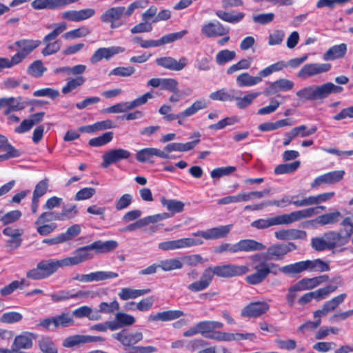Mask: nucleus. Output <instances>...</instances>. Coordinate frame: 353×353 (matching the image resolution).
<instances>
[{"mask_svg": "<svg viewBox=\"0 0 353 353\" xmlns=\"http://www.w3.org/2000/svg\"><path fill=\"white\" fill-rule=\"evenodd\" d=\"M115 319L118 321L121 328L132 325L135 323V319L133 316L124 312H117L115 315Z\"/></svg>", "mask_w": 353, "mask_h": 353, "instance_id": "64", "label": "nucleus"}, {"mask_svg": "<svg viewBox=\"0 0 353 353\" xmlns=\"http://www.w3.org/2000/svg\"><path fill=\"white\" fill-rule=\"evenodd\" d=\"M67 29V25L65 22H61L55 25V28L49 34L45 36L43 42L46 46L42 50L43 56H49L57 53L61 48V42L54 41L57 37Z\"/></svg>", "mask_w": 353, "mask_h": 353, "instance_id": "5", "label": "nucleus"}, {"mask_svg": "<svg viewBox=\"0 0 353 353\" xmlns=\"http://www.w3.org/2000/svg\"><path fill=\"white\" fill-rule=\"evenodd\" d=\"M46 70L47 68L43 62L41 60H36L28 66L27 73L32 77L40 78Z\"/></svg>", "mask_w": 353, "mask_h": 353, "instance_id": "52", "label": "nucleus"}, {"mask_svg": "<svg viewBox=\"0 0 353 353\" xmlns=\"http://www.w3.org/2000/svg\"><path fill=\"white\" fill-rule=\"evenodd\" d=\"M296 249V245L292 243H277L270 246L267 250L269 258L275 261L283 260L285 255Z\"/></svg>", "mask_w": 353, "mask_h": 353, "instance_id": "10", "label": "nucleus"}, {"mask_svg": "<svg viewBox=\"0 0 353 353\" xmlns=\"http://www.w3.org/2000/svg\"><path fill=\"white\" fill-rule=\"evenodd\" d=\"M341 224L343 226H350L351 228L345 230L344 234L341 232H327L330 250L346 245L353 234V216L345 218Z\"/></svg>", "mask_w": 353, "mask_h": 353, "instance_id": "4", "label": "nucleus"}, {"mask_svg": "<svg viewBox=\"0 0 353 353\" xmlns=\"http://www.w3.org/2000/svg\"><path fill=\"white\" fill-rule=\"evenodd\" d=\"M37 336L38 335L34 332H23L14 337L11 348L30 349L33 346V340L36 339Z\"/></svg>", "mask_w": 353, "mask_h": 353, "instance_id": "24", "label": "nucleus"}, {"mask_svg": "<svg viewBox=\"0 0 353 353\" xmlns=\"http://www.w3.org/2000/svg\"><path fill=\"white\" fill-rule=\"evenodd\" d=\"M255 338V334L252 333H228L214 330L210 335L207 336V339H212L218 341H230L250 339L252 340Z\"/></svg>", "mask_w": 353, "mask_h": 353, "instance_id": "13", "label": "nucleus"}, {"mask_svg": "<svg viewBox=\"0 0 353 353\" xmlns=\"http://www.w3.org/2000/svg\"><path fill=\"white\" fill-rule=\"evenodd\" d=\"M23 233L22 230L12 227H6L3 230V234L9 237L6 243V247L8 249V251L17 250L21 245Z\"/></svg>", "mask_w": 353, "mask_h": 353, "instance_id": "14", "label": "nucleus"}, {"mask_svg": "<svg viewBox=\"0 0 353 353\" xmlns=\"http://www.w3.org/2000/svg\"><path fill=\"white\" fill-rule=\"evenodd\" d=\"M269 309V304L265 301L252 302L242 309L241 315L243 317L257 318L267 312Z\"/></svg>", "mask_w": 353, "mask_h": 353, "instance_id": "16", "label": "nucleus"}, {"mask_svg": "<svg viewBox=\"0 0 353 353\" xmlns=\"http://www.w3.org/2000/svg\"><path fill=\"white\" fill-rule=\"evenodd\" d=\"M203 241L199 239L183 238L174 241L161 242L158 245V248L161 250H173L190 248L192 246L202 245Z\"/></svg>", "mask_w": 353, "mask_h": 353, "instance_id": "8", "label": "nucleus"}, {"mask_svg": "<svg viewBox=\"0 0 353 353\" xmlns=\"http://www.w3.org/2000/svg\"><path fill=\"white\" fill-rule=\"evenodd\" d=\"M275 237L279 240L289 241L305 239L307 236L305 231L297 229L281 230L274 232Z\"/></svg>", "mask_w": 353, "mask_h": 353, "instance_id": "30", "label": "nucleus"}, {"mask_svg": "<svg viewBox=\"0 0 353 353\" xmlns=\"http://www.w3.org/2000/svg\"><path fill=\"white\" fill-rule=\"evenodd\" d=\"M223 327V323L214 321H203L196 323V328L199 330V334L207 338L211 332L216 329H221Z\"/></svg>", "mask_w": 353, "mask_h": 353, "instance_id": "34", "label": "nucleus"}, {"mask_svg": "<svg viewBox=\"0 0 353 353\" xmlns=\"http://www.w3.org/2000/svg\"><path fill=\"white\" fill-rule=\"evenodd\" d=\"M236 84L239 87H251L261 82V77H253L248 72L240 74L236 79Z\"/></svg>", "mask_w": 353, "mask_h": 353, "instance_id": "42", "label": "nucleus"}, {"mask_svg": "<svg viewBox=\"0 0 353 353\" xmlns=\"http://www.w3.org/2000/svg\"><path fill=\"white\" fill-rule=\"evenodd\" d=\"M159 268L165 272L179 270L183 268V263L176 258L162 260L159 263Z\"/></svg>", "mask_w": 353, "mask_h": 353, "instance_id": "51", "label": "nucleus"}, {"mask_svg": "<svg viewBox=\"0 0 353 353\" xmlns=\"http://www.w3.org/2000/svg\"><path fill=\"white\" fill-rule=\"evenodd\" d=\"M156 63L170 70L181 71L187 66L188 61L185 57H181L179 60L172 57H164L157 59Z\"/></svg>", "mask_w": 353, "mask_h": 353, "instance_id": "18", "label": "nucleus"}, {"mask_svg": "<svg viewBox=\"0 0 353 353\" xmlns=\"http://www.w3.org/2000/svg\"><path fill=\"white\" fill-rule=\"evenodd\" d=\"M236 57V54L234 50L228 49L219 51L215 57L216 63L219 65H223L228 62L233 61Z\"/></svg>", "mask_w": 353, "mask_h": 353, "instance_id": "53", "label": "nucleus"}, {"mask_svg": "<svg viewBox=\"0 0 353 353\" xmlns=\"http://www.w3.org/2000/svg\"><path fill=\"white\" fill-rule=\"evenodd\" d=\"M347 52V45L341 43L336 45L329 48L327 52L323 54V59L325 61L334 60L342 58L345 56Z\"/></svg>", "mask_w": 353, "mask_h": 353, "instance_id": "35", "label": "nucleus"}, {"mask_svg": "<svg viewBox=\"0 0 353 353\" xmlns=\"http://www.w3.org/2000/svg\"><path fill=\"white\" fill-rule=\"evenodd\" d=\"M21 216L22 213L20 210H12L1 215V222L4 225H7L17 221Z\"/></svg>", "mask_w": 353, "mask_h": 353, "instance_id": "63", "label": "nucleus"}, {"mask_svg": "<svg viewBox=\"0 0 353 353\" xmlns=\"http://www.w3.org/2000/svg\"><path fill=\"white\" fill-rule=\"evenodd\" d=\"M92 246L91 243L80 247L73 252L72 256L64 258L67 267L74 266L92 259L94 257L92 251L94 250Z\"/></svg>", "mask_w": 353, "mask_h": 353, "instance_id": "7", "label": "nucleus"}, {"mask_svg": "<svg viewBox=\"0 0 353 353\" xmlns=\"http://www.w3.org/2000/svg\"><path fill=\"white\" fill-rule=\"evenodd\" d=\"M236 93V89H226L222 88L216 92H213L210 94V98L214 101H234L235 94Z\"/></svg>", "mask_w": 353, "mask_h": 353, "instance_id": "38", "label": "nucleus"}, {"mask_svg": "<svg viewBox=\"0 0 353 353\" xmlns=\"http://www.w3.org/2000/svg\"><path fill=\"white\" fill-rule=\"evenodd\" d=\"M207 107L208 103L205 99L197 100L179 114H174L169 113L166 116L163 117V119L165 121H172L177 119L189 117L196 114L200 110L205 109Z\"/></svg>", "mask_w": 353, "mask_h": 353, "instance_id": "12", "label": "nucleus"}, {"mask_svg": "<svg viewBox=\"0 0 353 353\" xmlns=\"http://www.w3.org/2000/svg\"><path fill=\"white\" fill-rule=\"evenodd\" d=\"M216 15L219 19L225 22L235 24L242 21L245 14L244 12H239L235 14H233L232 12H228L223 10H217L216 11Z\"/></svg>", "mask_w": 353, "mask_h": 353, "instance_id": "45", "label": "nucleus"}, {"mask_svg": "<svg viewBox=\"0 0 353 353\" xmlns=\"http://www.w3.org/2000/svg\"><path fill=\"white\" fill-rule=\"evenodd\" d=\"M38 345L42 353H58L55 343L49 336H41L38 341Z\"/></svg>", "mask_w": 353, "mask_h": 353, "instance_id": "46", "label": "nucleus"}, {"mask_svg": "<svg viewBox=\"0 0 353 353\" xmlns=\"http://www.w3.org/2000/svg\"><path fill=\"white\" fill-rule=\"evenodd\" d=\"M81 232V225L79 224H74L69 227L65 231V232L61 233V235L63 241V243H65L77 237L78 235L80 234Z\"/></svg>", "mask_w": 353, "mask_h": 353, "instance_id": "57", "label": "nucleus"}, {"mask_svg": "<svg viewBox=\"0 0 353 353\" xmlns=\"http://www.w3.org/2000/svg\"><path fill=\"white\" fill-rule=\"evenodd\" d=\"M130 156L131 153L125 149L118 148L111 150L103 155L101 166L107 168L112 164L117 163L121 160L128 159Z\"/></svg>", "mask_w": 353, "mask_h": 353, "instance_id": "17", "label": "nucleus"}, {"mask_svg": "<svg viewBox=\"0 0 353 353\" xmlns=\"http://www.w3.org/2000/svg\"><path fill=\"white\" fill-rule=\"evenodd\" d=\"M233 228L232 224L221 225L210 228L207 230L198 231L193 236H201L205 240H215L226 237Z\"/></svg>", "mask_w": 353, "mask_h": 353, "instance_id": "9", "label": "nucleus"}, {"mask_svg": "<svg viewBox=\"0 0 353 353\" xmlns=\"http://www.w3.org/2000/svg\"><path fill=\"white\" fill-rule=\"evenodd\" d=\"M188 31L187 30H183L178 32L164 35L159 39V46L179 40L188 34Z\"/></svg>", "mask_w": 353, "mask_h": 353, "instance_id": "60", "label": "nucleus"}, {"mask_svg": "<svg viewBox=\"0 0 353 353\" xmlns=\"http://www.w3.org/2000/svg\"><path fill=\"white\" fill-rule=\"evenodd\" d=\"M331 67L330 63H308L303 66L299 70L298 77L301 79H307L328 72Z\"/></svg>", "mask_w": 353, "mask_h": 353, "instance_id": "15", "label": "nucleus"}, {"mask_svg": "<svg viewBox=\"0 0 353 353\" xmlns=\"http://www.w3.org/2000/svg\"><path fill=\"white\" fill-rule=\"evenodd\" d=\"M81 343H86L85 335L76 334L65 338L63 341V346L73 347Z\"/></svg>", "mask_w": 353, "mask_h": 353, "instance_id": "62", "label": "nucleus"}, {"mask_svg": "<svg viewBox=\"0 0 353 353\" xmlns=\"http://www.w3.org/2000/svg\"><path fill=\"white\" fill-rule=\"evenodd\" d=\"M300 164L299 161H295L292 163L278 165L274 168V173L276 174H284L294 172L299 168Z\"/></svg>", "mask_w": 353, "mask_h": 353, "instance_id": "54", "label": "nucleus"}, {"mask_svg": "<svg viewBox=\"0 0 353 353\" xmlns=\"http://www.w3.org/2000/svg\"><path fill=\"white\" fill-rule=\"evenodd\" d=\"M184 315V312L181 310H167L150 315L148 320L150 321H170Z\"/></svg>", "mask_w": 353, "mask_h": 353, "instance_id": "33", "label": "nucleus"}, {"mask_svg": "<svg viewBox=\"0 0 353 353\" xmlns=\"http://www.w3.org/2000/svg\"><path fill=\"white\" fill-rule=\"evenodd\" d=\"M317 130L316 125H312L310 129L307 130V127L305 125H299L294 128L291 131L285 134V138L283 141V145L285 146L288 145L290 142L298 136L301 137H309L314 134Z\"/></svg>", "mask_w": 353, "mask_h": 353, "instance_id": "23", "label": "nucleus"}, {"mask_svg": "<svg viewBox=\"0 0 353 353\" xmlns=\"http://www.w3.org/2000/svg\"><path fill=\"white\" fill-rule=\"evenodd\" d=\"M92 247L97 253H108L118 247V243L114 240L106 241H96L92 243Z\"/></svg>", "mask_w": 353, "mask_h": 353, "instance_id": "43", "label": "nucleus"}, {"mask_svg": "<svg viewBox=\"0 0 353 353\" xmlns=\"http://www.w3.org/2000/svg\"><path fill=\"white\" fill-rule=\"evenodd\" d=\"M151 292V290L148 289H141L137 290L132 289L130 288H122L119 293V298L123 301H127L129 299H136L139 296L145 295Z\"/></svg>", "mask_w": 353, "mask_h": 353, "instance_id": "37", "label": "nucleus"}, {"mask_svg": "<svg viewBox=\"0 0 353 353\" xmlns=\"http://www.w3.org/2000/svg\"><path fill=\"white\" fill-rule=\"evenodd\" d=\"M53 221H60L59 213L54 211H48L43 212L36 220V225H41L44 223L51 222Z\"/></svg>", "mask_w": 353, "mask_h": 353, "instance_id": "61", "label": "nucleus"}, {"mask_svg": "<svg viewBox=\"0 0 353 353\" xmlns=\"http://www.w3.org/2000/svg\"><path fill=\"white\" fill-rule=\"evenodd\" d=\"M201 32L208 38H214L228 34L229 29L225 28L219 21H210L202 26Z\"/></svg>", "mask_w": 353, "mask_h": 353, "instance_id": "21", "label": "nucleus"}, {"mask_svg": "<svg viewBox=\"0 0 353 353\" xmlns=\"http://www.w3.org/2000/svg\"><path fill=\"white\" fill-rule=\"evenodd\" d=\"M113 139V132H107L102 135L92 138L89 141V145L92 147H100L110 142Z\"/></svg>", "mask_w": 353, "mask_h": 353, "instance_id": "56", "label": "nucleus"}, {"mask_svg": "<svg viewBox=\"0 0 353 353\" xmlns=\"http://www.w3.org/2000/svg\"><path fill=\"white\" fill-rule=\"evenodd\" d=\"M332 282L335 283L334 285H327L325 288L312 292L314 299L316 301L325 299L330 293L336 291L339 286L343 285V279L341 276L334 278Z\"/></svg>", "mask_w": 353, "mask_h": 353, "instance_id": "32", "label": "nucleus"}, {"mask_svg": "<svg viewBox=\"0 0 353 353\" xmlns=\"http://www.w3.org/2000/svg\"><path fill=\"white\" fill-rule=\"evenodd\" d=\"M252 268L255 272L245 277V281L252 285L262 283L270 274L276 276L281 272L285 275L294 276L307 270L306 261L288 264L282 267L277 263H268L265 261H261L254 264Z\"/></svg>", "mask_w": 353, "mask_h": 353, "instance_id": "1", "label": "nucleus"}, {"mask_svg": "<svg viewBox=\"0 0 353 353\" xmlns=\"http://www.w3.org/2000/svg\"><path fill=\"white\" fill-rule=\"evenodd\" d=\"M213 279L212 268H206L199 281L193 282L188 286V289L193 292H198L207 289Z\"/></svg>", "mask_w": 353, "mask_h": 353, "instance_id": "27", "label": "nucleus"}, {"mask_svg": "<svg viewBox=\"0 0 353 353\" xmlns=\"http://www.w3.org/2000/svg\"><path fill=\"white\" fill-rule=\"evenodd\" d=\"M314 209H303L278 216L279 225H289L301 219L311 217L314 215Z\"/></svg>", "mask_w": 353, "mask_h": 353, "instance_id": "19", "label": "nucleus"}, {"mask_svg": "<svg viewBox=\"0 0 353 353\" xmlns=\"http://www.w3.org/2000/svg\"><path fill=\"white\" fill-rule=\"evenodd\" d=\"M92 294L90 291L79 290L75 293L70 290H60L50 294V298L52 302L58 303L65 301L69 299H82L89 297Z\"/></svg>", "mask_w": 353, "mask_h": 353, "instance_id": "20", "label": "nucleus"}, {"mask_svg": "<svg viewBox=\"0 0 353 353\" xmlns=\"http://www.w3.org/2000/svg\"><path fill=\"white\" fill-rule=\"evenodd\" d=\"M85 82V79L83 76L69 79L67 80L66 84L62 88L61 92L64 94H67L83 85Z\"/></svg>", "mask_w": 353, "mask_h": 353, "instance_id": "50", "label": "nucleus"}, {"mask_svg": "<svg viewBox=\"0 0 353 353\" xmlns=\"http://www.w3.org/2000/svg\"><path fill=\"white\" fill-rule=\"evenodd\" d=\"M316 100L327 98L330 94H338L343 90V87L327 82L321 85L314 86Z\"/></svg>", "mask_w": 353, "mask_h": 353, "instance_id": "28", "label": "nucleus"}, {"mask_svg": "<svg viewBox=\"0 0 353 353\" xmlns=\"http://www.w3.org/2000/svg\"><path fill=\"white\" fill-rule=\"evenodd\" d=\"M241 91L236 90L234 100L236 101V105L239 109H245L252 103L254 100L259 95V92H252L241 97Z\"/></svg>", "mask_w": 353, "mask_h": 353, "instance_id": "41", "label": "nucleus"}, {"mask_svg": "<svg viewBox=\"0 0 353 353\" xmlns=\"http://www.w3.org/2000/svg\"><path fill=\"white\" fill-rule=\"evenodd\" d=\"M279 225L278 216L270 219H260L251 223V226L259 230H263L273 225Z\"/></svg>", "mask_w": 353, "mask_h": 353, "instance_id": "55", "label": "nucleus"}, {"mask_svg": "<svg viewBox=\"0 0 353 353\" xmlns=\"http://www.w3.org/2000/svg\"><path fill=\"white\" fill-rule=\"evenodd\" d=\"M28 104L21 97L0 98V109L6 108L3 112L5 115H9L12 112L23 110Z\"/></svg>", "mask_w": 353, "mask_h": 353, "instance_id": "11", "label": "nucleus"}, {"mask_svg": "<svg viewBox=\"0 0 353 353\" xmlns=\"http://www.w3.org/2000/svg\"><path fill=\"white\" fill-rule=\"evenodd\" d=\"M112 337L118 340L124 347L137 344L143 339V336L141 332H130L128 330L124 329L112 334Z\"/></svg>", "mask_w": 353, "mask_h": 353, "instance_id": "22", "label": "nucleus"}, {"mask_svg": "<svg viewBox=\"0 0 353 353\" xmlns=\"http://www.w3.org/2000/svg\"><path fill=\"white\" fill-rule=\"evenodd\" d=\"M90 30L85 26H82L79 28L74 29L67 32L63 34V38L66 40L68 39H74L77 38H80L83 37H85L90 33Z\"/></svg>", "mask_w": 353, "mask_h": 353, "instance_id": "59", "label": "nucleus"}, {"mask_svg": "<svg viewBox=\"0 0 353 353\" xmlns=\"http://www.w3.org/2000/svg\"><path fill=\"white\" fill-rule=\"evenodd\" d=\"M161 203L170 212L171 217L176 213L182 212L184 210L185 204L183 202L176 199H166L162 198Z\"/></svg>", "mask_w": 353, "mask_h": 353, "instance_id": "40", "label": "nucleus"}, {"mask_svg": "<svg viewBox=\"0 0 353 353\" xmlns=\"http://www.w3.org/2000/svg\"><path fill=\"white\" fill-rule=\"evenodd\" d=\"M67 267L65 259L61 260H42L37 267L26 274V276L33 280H41L50 276L57 271L59 268Z\"/></svg>", "mask_w": 353, "mask_h": 353, "instance_id": "3", "label": "nucleus"}, {"mask_svg": "<svg viewBox=\"0 0 353 353\" xmlns=\"http://www.w3.org/2000/svg\"><path fill=\"white\" fill-rule=\"evenodd\" d=\"M236 253L239 252L262 251L265 245L253 239H243L236 243Z\"/></svg>", "mask_w": 353, "mask_h": 353, "instance_id": "31", "label": "nucleus"}, {"mask_svg": "<svg viewBox=\"0 0 353 353\" xmlns=\"http://www.w3.org/2000/svg\"><path fill=\"white\" fill-rule=\"evenodd\" d=\"M212 274L219 277L229 278L243 275L249 272L247 265H238L234 264H226L217 265L212 268Z\"/></svg>", "mask_w": 353, "mask_h": 353, "instance_id": "6", "label": "nucleus"}, {"mask_svg": "<svg viewBox=\"0 0 353 353\" xmlns=\"http://www.w3.org/2000/svg\"><path fill=\"white\" fill-rule=\"evenodd\" d=\"M327 232L321 236L313 237L311 239V247L317 252L330 250Z\"/></svg>", "mask_w": 353, "mask_h": 353, "instance_id": "44", "label": "nucleus"}, {"mask_svg": "<svg viewBox=\"0 0 353 353\" xmlns=\"http://www.w3.org/2000/svg\"><path fill=\"white\" fill-rule=\"evenodd\" d=\"M154 156L162 159L169 158V155L164 151L155 148H146L137 152V159L141 163L151 162V158Z\"/></svg>", "mask_w": 353, "mask_h": 353, "instance_id": "29", "label": "nucleus"}, {"mask_svg": "<svg viewBox=\"0 0 353 353\" xmlns=\"http://www.w3.org/2000/svg\"><path fill=\"white\" fill-rule=\"evenodd\" d=\"M294 85L292 81L286 79H280L274 82L270 83L269 85L264 90V94L265 96H271L279 92L288 91L293 88Z\"/></svg>", "mask_w": 353, "mask_h": 353, "instance_id": "26", "label": "nucleus"}, {"mask_svg": "<svg viewBox=\"0 0 353 353\" xmlns=\"http://www.w3.org/2000/svg\"><path fill=\"white\" fill-rule=\"evenodd\" d=\"M56 320V328L68 327L74 325V319L72 312L64 310L54 316Z\"/></svg>", "mask_w": 353, "mask_h": 353, "instance_id": "39", "label": "nucleus"}, {"mask_svg": "<svg viewBox=\"0 0 353 353\" xmlns=\"http://www.w3.org/2000/svg\"><path fill=\"white\" fill-rule=\"evenodd\" d=\"M124 51L125 49L120 46L100 48L97 49L92 54V56L90 58V61L92 63H95L101 61L103 59L108 60L113 56L123 52Z\"/></svg>", "mask_w": 353, "mask_h": 353, "instance_id": "25", "label": "nucleus"}, {"mask_svg": "<svg viewBox=\"0 0 353 353\" xmlns=\"http://www.w3.org/2000/svg\"><path fill=\"white\" fill-rule=\"evenodd\" d=\"M14 44L19 48V51L27 57L41 44V41L39 40L21 39L16 41Z\"/></svg>", "mask_w": 353, "mask_h": 353, "instance_id": "36", "label": "nucleus"}, {"mask_svg": "<svg viewBox=\"0 0 353 353\" xmlns=\"http://www.w3.org/2000/svg\"><path fill=\"white\" fill-rule=\"evenodd\" d=\"M116 272L110 271H97L88 274V283L93 281H102L118 277Z\"/></svg>", "mask_w": 353, "mask_h": 353, "instance_id": "49", "label": "nucleus"}, {"mask_svg": "<svg viewBox=\"0 0 353 353\" xmlns=\"http://www.w3.org/2000/svg\"><path fill=\"white\" fill-rule=\"evenodd\" d=\"M341 216V212L336 211L319 216L314 221L320 225H332L337 223Z\"/></svg>", "mask_w": 353, "mask_h": 353, "instance_id": "47", "label": "nucleus"}, {"mask_svg": "<svg viewBox=\"0 0 353 353\" xmlns=\"http://www.w3.org/2000/svg\"><path fill=\"white\" fill-rule=\"evenodd\" d=\"M0 142V151L6 152L3 155L6 157V159L21 156V152L15 149L9 142L8 139L3 135Z\"/></svg>", "mask_w": 353, "mask_h": 353, "instance_id": "48", "label": "nucleus"}, {"mask_svg": "<svg viewBox=\"0 0 353 353\" xmlns=\"http://www.w3.org/2000/svg\"><path fill=\"white\" fill-rule=\"evenodd\" d=\"M148 3L147 0H137L130 3L127 9L124 6L111 7L101 15L100 19L103 23H110L112 29L117 28L121 25L119 21L122 17H130L136 9L145 8Z\"/></svg>", "mask_w": 353, "mask_h": 353, "instance_id": "2", "label": "nucleus"}, {"mask_svg": "<svg viewBox=\"0 0 353 353\" xmlns=\"http://www.w3.org/2000/svg\"><path fill=\"white\" fill-rule=\"evenodd\" d=\"M307 270H315L319 272H327L330 270L329 265L321 259L313 261L306 260Z\"/></svg>", "mask_w": 353, "mask_h": 353, "instance_id": "58", "label": "nucleus"}]
</instances>
